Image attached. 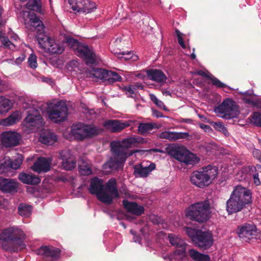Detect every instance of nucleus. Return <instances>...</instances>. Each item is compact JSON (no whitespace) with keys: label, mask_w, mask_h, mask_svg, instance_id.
Masks as SVG:
<instances>
[{"label":"nucleus","mask_w":261,"mask_h":261,"mask_svg":"<svg viewBox=\"0 0 261 261\" xmlns=\"http://www.w3.org/2000/svg\"><path fill=\"white\" fill-rule=\"evenodd\" d=\"M252 202L251 190L238 185L233 187L229 198L226 201V211L229 215L237 213L250 206Z\"/></svg>","instance_id":"nucleus-1"},{"label":"nucleus","mask_w":261,"mask_h":261,"mask_svg":"<svg viewBox=\"0 0 261 261\" xmlns=\"http://www.w3.org/2000/svg\"><path fill=\"white\" fill-rule=\"evenodd\" d=\"M64 42L74 50L77 56L83 59L87 65L90 66L98 63L99 56L88 45L80 42L77 39L70 36H66Z\"/></svg>","instance_id":"nucleus-2"},{"label":"nucleus","mask_w":261,"mask_h":261,"mask_svg":"<svg viewBox=\"0 0 261 261\" xmlns=\"http://www.w3.org/2000/svg\"><path fill=\"white\" fill-rule=\"evenodd\" d=\"M145 142V139L142 137H130L122 139L121 141H113L110 143L111 150L115 151L125 158L133 155L134 153L140 152L139 150L135 149L128 150V149L132 147L136 143H143Z\"/></svg>","instance_id":"nucleus-3"},{"label":"nucleus","mask_w":261,"mask_h":261,"mask_svg":"<svg viewBox=\"0 0 261 261\" xmlns=\"http://www.w3.org/2000/svg\"><path fill=\"white\" fill-rule=\"evenodd\" d=\"M209 208L210 203L208 200L196 202L186 208V216L191 220L203 223L206 221L209 218Z\"/></svg>","instance_id":"nucleus-4"},{"label":"nucleus","mask_w":261,"mask_h":261,"mask_svg":"<svg viewBox=\"0 0 261 261\" xmlns=\"http://www.w3.org/2000/svg\"><path fill=\"white\" fill-rule=\"evenodd\" d=\"M101 132L100 128L94 125L77 122L71 126L70 134L75 139L83 141L98 135Z\"/></svg>","instance_id":"nucleus-5"},{"label":"nucleus","mask_w":261,"mask_h":261,"mask_svg":"<svg viewBox=\"0 0 261 261\" xmlns=\"http://www.w3.org/2000/svg\"><path fill=\"white\" fill-rule=\"evenodd\" d=\"M214 111L219 117L226 120L237 118L240 113L236 102L230 98L224 99Z\"/></svg>","instance_id":"nucleus-6"},{"label":"nucleus","mask_w":261,"mask_h":261,"mask_svg":"<svg viewBox=\"0 0 261 261\" xmlns=\"http://www.w3.org/2000/svg\"><path fill=\"white\" fill-rule=\"evenodd\" d=\"M36 37L39 46L50 54H61L65 49L63 43L58 42L44 34H39Z\"/></svg>","instance_id":"nucleus-7"},{"label":"nucleus","mask_w":261,"mask_h":261,"mask_svg":"<svg viewBox=\"0 0 261 261\" xmlns=\"http://www.w3.org/2000/svg\"><path fill=\"white\" fill-rule=\"evenodd\" d=\"M169 154L175 160L186 165H195L200 161L196 154L185 148L179 146L171 148L169 151Z\"/></svg>","instance_id":"nucleus-8"},{"label":"nucleus","mask_w":261,"mask_h":261,"mask_svg":"<svg viewBox=\"0 0 261 261\" xmlns=\"http://www.w3.org/2000/svg\"><path fill=\"white\" fill-rule=\"evenodd\" d=\"M68 3L72 10L75 12L88 14L97 9L95 3L91 0H68Z\"/></svg>","instance_id":"nucleus-9"},{"label":"nucleus","mask_w":261,"mask_h":261,"mask_svg":"<svg viewBox=\"0 0 261 261\" xmlns=\"http://www.w3.org/2000/svg\"><path fill=\"white\" fill-rule=\"evenodd\" d=\"M49 119L55 123L66 120L68 116V108L66 105H55L48 111Z\"/></svg>","instance_id":"nucleus-10"},{"label":"nucleus","mask_w":261,"mask_h":261,"mask_svg":"<svg viewBox=\"0 0 261 261\" xmlns=\"http://www.w3.org/2000/svg\"><path fill=\"white\" fill-rule=\"evenodd\" d=\"M88 190L91 194L96 195L100 201L111 202V198L110 197L103 195L104 185L102 179H99L97 177L92 178Z\"/></svg>","instance_id":"nucleus-11"},{"label":"nucleus","mask_w":261,"mask_h":261,"mask_svg":"<svg viewBox=\"0 0 261 261\" xmlns=\"http://www.w3.org/2000/svg\"><path fill=\"white\" fill-rule=\"evenodd\" d=\"M43 119L38 110H35L32 113L28 112L23 121L24 125L29 128L31 132H35L43 124Z\"/></svg>","instance_id":"nucleus-12"},{"label":"nucleus","mask_w":261,"mask_h":261,"mask_svg":"<svg viewBox=\"0 0 261 261\" xmlns=\"http://www.w3.org/2000/svg\"><path fill=\"white\" fill-rule=\"evenodd\" d=\"M238 234L240 238L248 241L252 239H256L258 232L256 225L254 224L245 223L238 226Z\"/></svg>","instance_id":"nucleus-13"},{"label":"nucleus","mask_w":261,"mask_h":261,"mask_svg":"<svg viewBox=\"0 0 261 261\" xmlns=\"http://www.w3.org/2000/svg\"><path fill=\"white\" fill-rule=\"evenodd\" d=\"M194 240V244L198 248L206 250L210 248L214 243V239L213 234L208 231L199 232Z\"/></svg>","instance_id":"nucleus-14"},{"label":"nucleus","mask_w":261,"mask_h":261,"mask_svg":"<svg viewBox=\"0 0 261 261\" xmlns=\"http://www.w3.org/2000/svg\"><path fill=\"white\" fill-rule=\"evenodd\" d=\"M113 156L105 163L102 166V169L107 172H110L112 170H117L124 164L126 158L122 155L112 151Z\"/></svg>","instance_id":"nucleus-15"},{"label":"nucleus","mask_w":261,"mask_h":261,"mask_svg":"<svg viewBox=\"0 0 261 261\" xmlns=\"http://www.w3.org/2000/svg\"><path fill=\"white\" fill-rule=\"evenodd\" d=\"M94 72L95 77L107 82L109 84L120 82L122 80L121 76L118 73L114 71L103 69H97Z\"/></svg>","instance_id":"nucleus-16"},{"label":"nucleus","mask_w":261,"mask_h":261,"mask_svg":"<svg viewBox=\"0 0 261 261\" xmlns=\"http://www.w3.org/2000/svg\"><path fill=\"white\" fill-rule=\"evenodd\" d=\"M18 182L12 178L0 177V190L4 193L14 194L17 192Z\"/></svg>","instance_id":"nucleus-17"},{"label":"nucleus","mask_w":261,"mask_h":261,"mask_svg":"<svg viewBox=\"0 0 261 261\" xmlns=\"http://www.w3.org/2000/svg\"><path fill=\"white\" fill-rule=\"evenodd\" d=\"M12 229L8 228L3 230L0 234V245L2 248L6 251L10 252H17V249L15 248H12L11 240L13 236Z\"/></svg>","instance_id":"nucleus-18"},{"label":"nucleus","mask_w":261,"mask_h":261,"mask_svg":"<svg viewBox=\"0 0 261 261\" xmlns=\"http://www.w3.org/2000/svg\"><path fill=\"white\" fill-rule=\"evenodd\" d=\"M20 139V135L15 132H5L2 134V143L7 147L17 145Z\"/></svg>","instance_id":"nucleus-19"},{"label":"nucleus","mask_w":261,"mask_h":261,"mask_svg":"<svg viewBox=\"0 0 261 261\" xmlns=\"http://www.w3.org/2000/svg\"><path fill=\"white\" fill-rule=\"evenodd\" d=\"M190 181L193 185L200 188L206 187L211 184L202 171H193L190 176Z\"/></svg>","instance_id":"nucleus-20"},{"label":"nucleus","mask_w":261,"mask_h":261,"mask_svg":"<svg viewBox=\"0 0 261 261\" xmlns=\"http://www.w3.org/2000/svg\"><path fill=\"white\" fill-rule=\"evenodd\" d=\"M103 195L107 196L111 198V201L109 202H103L108 204H111L114 198L119 197V193L117 188V182L115 178L110 179L106 185H104V190Z\"/></svg>","instance_id":"nucleus-21"},{"label":"nucleus","mask_w":261,"mask_h":261,"mask_svg":"<svg viewBox=\"0 0 261 261\" xmlns=\"http://www.w3.org/2000/svg\"><path fill=\"white\" fill-rule=\"evenodd\" d=\"M51 162V158L39 157L34 163L32 169L38 173L47 172L50 169Z\"/></svg>","instance_id":"nucleus-22"},{"label":"nucleus","mask_w":261,"mask_h":261,"mask_svg":"<svg viewBox=\"0 0 261 261\" xmlns=\"http://www.w3.org/2000/svg\"><path fill=\"white\" fill-rule=\"evenodd\" d=\"M9 229H12L13 234L11 240L12 248H15L18 251V248H23L25 246L23 242V240L25 238V234L23 231L16 227H10Z\"/></svg>","instance_id":"nucleus-23"},{"label":"nucleus","mask_w":261,"mask_h":261,"mask_svg":"<svg viewBox=\"0 0 261 261\" xmlns=\"http://www.w3.org/2000/svg\"><path fill=\"white\" fill-rule=\"evenodd\" d=\"M103 126L111 132L115 133L120 132L128 127L129 123L127 122H122L118 120H109L104 122Z\"/></svg>","instance_id":"nucleus-24"},{"label":"nucleus","mask_w":261,"mask_h":261,"mask_svg":"<svg viewBox=\"0 0 261 261\" xmlns=\"http://www.w3.org/2000/svg\"><path fill=\"white\" fill-rule=\"evenodd\" d=\"M23 14L24 16L27 15L29 16V25L31 27L30 29H33V31L37 30L38 32V35L43 34L42 33L44 32V25L39 17L36 14L29 12H24Z\"/></svg>","instance_id":"nucleus-25"},{"label":"nucleus","mask_w":261,"mask_h":261,"mask_svg":"<svg viewBox=\"0 0 261 261\" xmlns=\"http://www.w3.org/2000/svg\"><path fill=\"white\" fill-rule=\"evenodd\" d=\"M122 204L126 211L130 214L140 216L144 212V206L139 205L135 202H131L124 199L122 201Z\"/></svg>","instance_id":"nucleus-26"},{"label":"nucleus","mask_w":261,"mask_h":261,"mask_svg":"<svg viewBox=\"0 0 261 261\" xmlns=\"http://www.w3.org/2000/svg\"><path fill=\"white\" fill-rule=\"evenodd\" d=\"M37 253L39 255L58 258L60 257L61 251L59 248L53 246H42L38 249Z\"/></svg>","instance_id":"nucleus-27"},{"label":"nucleus","mask_w":261,"mask_h":261,"mask_svg":"<svg viewBox=\"0 0 261 261\" xmlns=\"http://www.w3.org/2000/svg\"><path fill=\"white\" fill-rule=\"evenodd\" d=\"M148 78L161 85H164L167 79L165 73L160 69H150L147 71Z\"/></svg>","instance_id":"nucleus-28"},{"label":"nucleus","mask_w":261,"mask_h":261,"mask_svg":"<svg viewBox=\"0 0 261 261\" xmlns=\"http://www.w3.org/2000/svg\"><path fill=\"white\" fill-rule=\"evenodd\" d=\"M188 132H176L172 131H164L159 135L161 139H166L170 141H174L180 139H185L189 137Z\"/></svg>","instance_id":"nucleus-29"},{"label":"nucleus","mask_w":261,"mask_h":261,"mask_svg":"<svg viewBox=\"0 0 261 261\" xmlns=\"http://www.w3.org/2000/svg\"><path fill=\"white\" fill-rule=\"evenodd\" d=\"M18 178L22 182L28 185H37L41 181V179L38 176L24 172L20 173Z\"/></svg>","instance_id":"nucleus-30"},{"label":"nucleus","mask_w":261,"mask_h":261,"mask_svg":"<svg viewBox=\"0 0 261 261\" xmlns=\"http://www.w3.org/2000/svg\"><path fill=\"white\" fill-rule=\"evenodd\" d=\"M155 168V164L150 163L149 165L143 166L140 164L135 167V173L138 174L140 177H146Z\"/></svg>","instance_id":"nucleus-31"},{"label":"nucleus","mask_w":261,"mask_h":261,"mask_svg":"<svg viewBox=\"0 0 261 261\" xmlns=\"http://www.w3.org/2000/svg\"><path fill=\"white\" fill-rule=\"evenodd\" d=\"M198 74L199 75L203 76L211 80L212 84L217 88H226V89L225 90V91L226 92H228L229 90L232 89L231 88L221 82L219 80L214 76L213 75L206 74L205 72H204L202 70L198 71Z\"/></svg>","instance_id":"nucleus-32"},{"label":"nucleus","mask_w":261,"mask_h":261,"mask_svg":"<svg viewBox=\"0 0 261 261\" xmlns=\"http://www.w3.org/2000/svg\"><path fill=\"white\" fill-rule=\"evenodd\" d=\"M186 250L187 247L176 249L169 255L168 258L170 261H186Z\"/></svg>","instance_id":"nucleus-33"},{"label":"nucleus","mask_w":261,"mask_h":261,"mask_svg":"<svg viewBox=\"0 0 261 261\" xmlns=\"http://www.w3.org/2000/svg\"><path fill=\"white\" fill-rule=\"evenodd\" d=\"M57 141V135L49 132L42 133L39 138V141L41 143L47 145H52L55 144Z\"/></svg>","instance_id":"nucleus-34"},{"label":"nucleus","mask_w":261,"mask_h":261,"mask_svg":"<svg viewBox=\"0 0 261 261\" xmlns=\"http://www.w3.org/2000/svg\"><path fill=\"white\" fill-rule=\"evenodd\" d=\"M202 171L207 176L208 180L211 181V183L218 175V168L211 165L203 167Z\"/></svg>","instance_id":"nucleus-35"},{"label":"nucleus","mask_w":261,"mask_h":261,"mask_svg":"<svg viewBox=\"0 0 261 261\" xmlns=\"http://www.w3.org/2000/svg\"><path fill=\"white\" fill-rule=\"evenodd\" d=\"M189 254L195 261H210V257L208 255L201 253L194 249L189 250Z\"/></svg>","instance_id":"nucleus-36"},{"label":"nucleus","mask_w":261,"mask_h":261,"mask_svg":"<svg viewBox=\"0 0 261 261\" xmlns=\"http://www.w3.org/2000/svg\"><path fill=\"white\" fill-rule=\"evenodd\" d=\"M168 238L170 243L177 248L187 247L188 246V244L184 240L174 234H169Z\"/></svg>","instance_id":"nucleus-37"},{"label":"nucleus","mask_w":261,"mask_h":261,"mask_svg":"<svg viewBox=\"0 0 261 261\" xmlns=\"http://www.w3.org/2000/svg\"><path fill=\"white\" fill-rule=\"evenodd\" d=\"M19 1L22 2L28 1V0ZM26 7L30 10L39 12L41 10V1L40 0H28L26 4Z\"/></svg>","instance_id":"nucleus-38"},{"label":"nucleus","mask_w":261,"mask_h":261,"mask_svg":"<svg viewBox=\"0 0 261 261\" xmlns=\"http://www.w3.org/2000/svg\"><path fill=\"white\" fill-rule=\"evenodd\" d=\"M19 120V114L17 112L13 113L9 117L2 119L0 124L3 126H7L12 125Z\"/></svg>","instance_id":"nucleus-39"},{"label":"nucleus","mask_w":261,"mask_h":261,"mask_svg":"<svg viewBox=\"0 0 261 261\" xmlns=\"http://www.w3.org/2000/svg\"><path fill=\"white\" fill-rule=\"evenodd\" d=\"M12 107L10 100L3 96H0V114L8 112Z\"/></svg>","instance_id":"nucleus-40"},{"label":"nucleus","mask_w":261,"mask_h":261,"mask_svg":"<svg viewBox=\"0 0 261 261\" xmlns=\"http://www.w3.org/2000/svg\"><path fill=\"white\" fill-rule=\"evenodd\" d=\"M244 172L251 171V175L253 179V182L256 186H259L261 184V182L258 177V173L256 172V167L254 166H248L243 169Z\"/></svg>","instance_id":"nucleus-41"},{"label":"nucleus","mask_w":261,"mask_h":261,"mask_svg":"<svg viewBox=\"0 0 261 261\" xmlns=\"http://www.w3.org/2000/svg\"><path fill=\"white\" fill-rule=\"evenodd\" d=\"M256 97H243V100L245 103L251 105L253 107L261 109V97H258L253 94Z\"/></svg>","instance_id":"nucleus-42"},{"label":"nucleus","mask_w":261,"mask_h":261,"mask_svg":"<svg viewBox=\"0 0 261 261\" xmlns=\"http://www.w3.org/2000/svg\"><path fill=\"white\" fill-rule=\"evenodd\" d=\"M32 207L28 204L20 203L18 207V213L22 217H29L32 213Z\"/></svg>","instance_id":"nucleus-43"},{"label":"nucleus","mask_w":261,"mask_h":261,"mask_svg":"<svg viewBox=\"0 0 261 261\" xmlns=\"http://www.w3.org/2000/svg\"><path fill=\"white\" fill-rule=\"evenodd\" d=\"M79 169L80 173L83 175H90L92 173L90 165L85 161H83L81 164H79Z\"/></svg>","instance_id":"nucleus-44"},{"label":"nucleus","mask_w":261,"mask_h":261,"mask_svg":"<svg viewBox=\"0 0 261 261\" xmlns=\"http://www.w3.org/2000/svg\"><path fill=\"white\" fill-rule=\"evenodd\" d=\"M153 128L154 124L152 123H140L138 125V130L141 134L144 135Z\"/></svg>","instance_id":"nucleus-45"},{"label":"nucleus","mask_w":261,"mask_h":261,"mask_svg":"<svg viewBox=\"0 0 261 261\" xmlns=\"http://www.w3.org/2000/svg\"><path fill=\"white\" fill-rule=\"evenodd\" d=\"M23 158L22 155H20V157H18L14 160H12L9 157H8V165H9V167H10V169H18L21 166L22 163Z\"/></svg>","instance_id":"nucleus-46"},{"label":"nucleus","mask_w":261,"mask_h":261,"mask_svg":"<svg viewBox=\"0 0 261 261\" xmlns=\"http://www.w3.org/2000/svg\"><path fill=\"white\" fill-rule=\"evenodd\" d=\"M0 41L2 43L1 46L5 48H7L11 50H14L15 48V45L12 43L8 37L3 36L0 33Z\"/></svg>","instance_id":"nucleus-47"},{"label":"nucleus","mask_w":261,"mask_h":261,"mask_svg":"<svg viewBox=\"0 0 261 261\" xmlns=\"http://www.w3.org/2000/svg\"><path fill=\"white\" fill-rule=\"evenodd\" d=\"M118 58L120 59H124V60H129L131 59H133V60H136L137 59V56L134 55L133 51H122L117 53Z\"/></svg>","instance_id":"nucleus-48"},{"label":"nucleus","mask_w":261,"mask_h":261,"mask_svg":"<svg viewBox=\"0 0 261 261\" xmlns=\"http://www.w3.org/2000/svg\"><path fill=\"white\" fill-rule=\"evenodd\" d=\"M201 230L192 228L190 227H186V231L187 235L191 239L192 242H194L195 239L199 235Z\"/></svg>","instance_id":"nucleus-49"},{"label":"nucleus","mask_w":261,"mask_h":261,"mask_svg":"<svg viewBox=\"0 0 261 261\" xmlns=\"http://www.w3.org/2000/svg\"><path fill=\"white\" fill-rule=\"evenodd\" d=\"M28 63L30 68L35 69L38 66L37 56L34 53H32L28 59Z\"/></svg>","instance_id":"nucleus-50"},{"label":"nucleus","mask_w":261,"mask_h":261,"mask_svg":"<svg viewBox=\"0 0 261 261\" xmlns=\"http://www.w3.org/2000/svg\"><path fill=\"white\" fill-rule=\"evenodd\" d=\"M62 166L66 170H71L75 167L76 162L70 159V160L62 162Z\"/></svg>","instance_id":"nucleus-51"},{"label":"nucleus","mask_w":261,"mask_h":261,"mask_svg":"<svg viewBox=\"0 0 261 261\" xmlns=\"http://www.w3.org/2000/svg\"><path fill=\"white\" fill-rule=\"evenodd\" d=\"M212 124H213V126L216 130L222 132L225 136H227L228 135L229 133L227 129L223 123L218 122H213Z\"/></svg>","instance_id":"nucleus-52"},{"label":"nucleus","mask_w":261,"mask_h":261,"mask_svg":"<svg viewBox=\"0 0 261 261\" xmlns=\"http://www.w3.org/2000/svg\"><path fill=\"white\" fill-rule=\"evenodd\" d=\"M251 121L255 125L261 126V113L254 112L251 116Z\"/></svg>","instance_id":"nucleus-53"},{"label":"nucleus","mask_w":261,"mask_h":261,"mask_svg":"<svg viewBox=\"0 0 261 261\" xmlns=\"http://www.w3.org/2000/svg\"><path fill=\"white\" fill-rule=\"evenodd\" d=\"M8 162V157L5 158L3 162L0 164V173H6L10 169Z\"/></svg>","instance_id":"nucleus-54"},{"label":"nucleus","mask_w":261,"mask_h":261,"mask_svg":"<svg viewBox=\"0 0 261 261\" xmlns=\"http://www.w3.org/2000/svg\"><path fill=\"white\" fill-rule=\"evenodd\" d=\"M175 34L177 36L178 44L183 49H186V45L182 36L183 34L178 29H175Z\"/></svg>","instance_id":"nucleus-55"},{"label":"nucleus","mask_w":261,"mask_h":261,"mask_svg":"<svg viewBox=\"0 0 261 261\" xmlns=\"http://www.w3.org/2000/svg\"><path fill=\"white\" fill-rule=\"evenodd\" d=\"M71 153L69 150H61L59 153V158L63 162L71 159Z\"/></svg>","instance_id":"nucleus-56"},{"label":"nucleus","mask_w":261,"mask_h":261,"mask_svg":"<svg viewBox=\"0 0 261 261\" xmlns=\"http://www.w3.org/2000/svg\"><path fill=\"white\" fill-rule=\"evenodd\" d=\"M247 166H244L241 168V169L238 171V175L240 176L241 177V180L245 179L247 177V175L249 174L251 175V171H247L246 172H244L243 170V169L245 167H246Z\"/></svg>","instance_id":"nucleus-57"},{"label":"nucleus","mask_w":261,"mask_h":261,"mask_svg":"<svg viewBox=\"0 0 261 261\" xmlns=\"http://www.w3.org/2000/svg\"><path fill=\"white\" fill-rule=\"evenodd\" d=\"M130 233L134 236V242L140 244L142 241L141 237L139 235H137L136 232L133 229L130 230Z\"/></svg>","instance_id":"nucleus-58"},{"label":"nucleus","mask_w":261,"mask_h":261,"mask_svg":"<svg viewBox=\"0 0 261 261\" xmlns=\"http://www.w3.org/2000/svg\"><path fill=\"white\" fill-rule=\"evenodd\" d=\"M252 154L254 158L261 163V151L258 149H254L252 151Z\"/></svg>","instance_id":"nucleus-59"},{"label":"nucleus","mask_w":261,"mask_h":261,"mask_svg":"<svg viewBox=\"0 0 261 261\" xmlns=\"http://www.w3.org/2000/svg\"><path fill=\"white\" fill-rule=\"evenodd\" d=\"M26 56L24 54H22L21 55L17 57L14 61L15 65H20L25 59Z\"/></svg>","instance_id":"nucleus-60"},{"label":"nucleus","mask_w":261,"mask_h":261,"mask_svg":"<svg viewBox=\"0 0 261 261\" xmlns=\"http://www.w3.org/2000/svg\"><path fill=\"white\" fill-rule=\"evenodd\" d=\"M135 89L134 85H129L124 87V90L128 92V94L132 96V95L134 93V90Z\"/></svg>","instance_id":"nucleus-61"},{"label":"nucleus","mask_w":261,"mask_h":261,"mask_svg":"<svg viewBox=\"0 0 261 261\" xmlns=\"http://www.w3.org/2000/svg\"><path fill=\"white\" fill-rule=\"evenodd\" d=\"M154 104L160 108L165 111L167 110L166 106L164 105V103L161 100L158 99V100L156 102H155Z\"/></svg>","instance_id":"nucleus-62"},{"label":"nucleus","mask_w":261,"mask_h":261,"mask_svg":"<svg viewBox=\"0 0 261 261\" xmlns=\"http://www.w3.org/2000/svg\"><path fill=\"white\" fill-rule=\"evenodd\" d=\"M153 115L156 118L163 117V115L162 112L158 110H155L152 109Z\"/></svg>","instance_id":"nucleus-63"},{"label":"nucleus","mask_w":261,"mask_h":261,"mask_svg":"<svg viewBox=\"0 0 261 261\" xmlns=\"http://www.w3.org/2000/svg\"><path fill=\"white\" fill-rule=\"evenodd\" d=\"M253 92L252 90H247L244 92H240L241 94H243L244 95V97H249V96H250L252 95V93Z\"/></svg>","instance_id":"nucleus-64"}]
</instances>
